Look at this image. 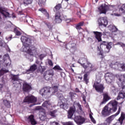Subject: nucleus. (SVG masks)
<instances>
[{
    "label": "nucleus",
    "instance_id": "obj_55",
    "mask_svg": "<svg viewBox=\"0 0 125 125\" xmlns=\"http://www.w3.org/2000/svg\"><path fill=\"white\" fill-rule=\"evenodd\" d=\"M78 25L80 26L81 27V26H83V22L82 21V22H80L79 23H78Z\"/></svg>",
    "mask_w": 125,
    "mask_h": 125
},
{
    "label": "nucleus",
    "instance_id": "obj_7",
    "mask_svg": "<svg viewBox=\"0 0 125 125\" xmlns=\"http://www.w3.org/2000/svg\"><path fill=\"white\" fill-rule=\"evenodd\" d=\"M23 102L25 103H34L33 105H30V107H32V106L34 105H37L36 102H37V98L35 97L34 96H28L24 99Z\"/></svg>",
    "mask_w": 125,
    "mask_h": 125
},
{
    "label": "nucleus",
    "instance_id": "obj_25",
    "mask_svg": "<svg viewBox=\"0 0 125 125\" xmlns=\"http://www.w3.org/2000/svg\"><path fill=\"white\" fill-rule=\"evenodd\" d=\"M11 77L12 78V81H13V83H15L16 82H18V75H15L14 74H11Z\"/></svg>",
    "mask_w": 125,
    "mask_h": 125
},
{
    "label": "nucleus",
    "instance_id": "obj_36",
    "mask_svg": "<svg viewBox=\"0 0 125 125\" xmlns=\"http://www.w3.org/2000/svg\"><path fill=\"white\" fill-rule=\"evenodd\" d=\"M69 95L70 96V97L71 98V99H74V98H76V96H77V94L73 93V92H70L69 93Z\"/></svg>",
    "mask_w": 125,
    "mask_h": 125
},
{
    "label": "nucleus",
    "instance_id": "obj_62",
    "mask_svg": "<svg viewBox=\"0 0 125 125\" xmlns=\"http://www.w3.org/2000/svg\"><path fill=\"white\" fill-rule=\"evenodd\" d=\"M61 96H62V94H60L58 96V97H61Z\"/></svg>",
    "mask_w": 125,
    "mask_h": 125
},
{
    "label": "nucleus",
    "instance_id": "obj_29",
    "mask_svg": "<svg viewBox=\"0 0 125 125\" xmlns=\"http://www.w3.org/2000/svg\"><path fill=\"white\" fill-rule=\"evenodd\" d=\"M23 4L26 6V5H29L33 2V0H23Z\"/></svg>",
    "mask_w": 125,
    "mask_h": 125
},
{
    "label": "nucleus",
    "instance_id": "obj_24",
    "mask_svg": "<svg viewBox=\"0 0 125 125\" xmlns=\"http://www.w3.org/2000/svg\"><path fill=\"white\" fill-rule=\"evenodd\" d=\"M39 11H41L42 12V13H43L47 17V19H49V14L48 13H47V11H46V10L44 8H40L39 9Z\"/></svg>",
    "mask_w": 125,
    "mask_h": 125
},
{
    "label": "nucleus",
    "instance_id": "obj_59",
    "mask_svg": "<svg viewBox=\"0 0 125 125\" xmlns=\"http://www.w3.org/2000/svg\"><path fill=\"white\" fill-rule=\"evenodd\" d=\"M6 50L7 51H9V52H10V49L9 48V47L8 46H7V48L6 49Z\"/></svg>",
    "mask_w": 125,
    "mask_h": 125
},
{
    "label": "nucleus",
    "instance_id": "obj_61",
    "mask_svg": "<svg viewBox=\"0 0 125 125\" xmlns=\"http://www.w3.org/2000/svg\"><path fill=\"white\" fill-rule=\"evenodd\" d=\"M36 64H40V62L39 61H36Z\"/></svg>",
    "mask_w": 125,
    "mask_h": 125
},
{
    "label": "nucleus",
    "instance_id": "obj_38",
    "mask_svg": "<svg viewBox=\"0 0 125 125\" xmlns=\"http://www.w3.org/2000/svg\"><path fill=\"white\" fill-rule=\"evenodd\" d=\"M14 33H15L17 36H20L21 34V32L18 31L17 28H14Z\"/></svg>",
    "mask_w": 125,
    "mask_h": 125
},
{
    "label": "nucleus",
    "instance_id": "obj_9",
    "mask_svg": "<svg viewBox=\"0 0 125 125\" xmlns=\"http://www.w3.org/2000/svg\"><path fill=\"white\" fill-rule=\"evenodd\" d=\"M98 22L100 26L106 27L108 25V21H107V18L106 17L100 18L98 19Z\"/></svg>",
    "mask_w": 125,
    "mask_h": 125
},
{
    "label": "nucleus",
    "instance_id": "obj_35",
    "mask_svg": "<svg viewBox=\"0 0 125 125\" xmlns=\"http://www.w3.org/2000/svg\"><path fill=\"white\" fill-rule=\"evenodd\" d=\"M39 70L40 71L41 73H42L45 71V67L42 66L40 65V66L39 67Z\"/></svg>",
    "mask_w": 125,
    "mask_h": 125
},
{
    "label": "nucleus",
    "instance_id": "obj_45",
    "mask_svg": "<svg viewBox=\"0 0 125 125\" xmlns=\"http://www.w3.org/2000/svg\"><path fill=\"white\" fill-rule=\"evenodd\" d=\"M53 89L54 90V93H55L58 90V86H54L53 87Z\"/></svg>",
    "mask_w": 125,
    "mask_h": 125
},
{
    "label": "nucleus",
    "instance_id": "obj_10",
    "mask_svg": "<svg viewBox=\"0 0 125 125\" xmlns=\"http://www.w3.org/2000/svg\"><path fill=\"white\" fill-rule=\"evenodd\" d=\"M53 75V70L52 69H50L49 70H47L46 72H45L43 76L45 79H46L47 80H50L51 78H52Z\"/></svg>",
    "mask_w": 125,
    "mask_h": 125
},
{
    "label": "nucleus",
    "instance_id": "obj_2",
    "mask_svg": "<svg viewBox=\"0 0 125 125\" xmlns=\"http://www.w3.org/2000/svg\"><path fill=\"white\" fill-rule=\"evenodd\" d=\"M118 102L116 100L111 101L108 104V106H105L102 110V115L103 117H107L110 115V113L116 112L118 109Z\"/></svg>",
    "mask_w": 125,
    "mask_h": 125
},
{
    "label": "nucleus",
    "instance_id": "obj_8",
    "mask_svg": "<svg viewBox=\"0 0 125 125\" xmlns=\"http://www.w3.org/2000/svg\"><path fill=\"white\" fill-rule=\"evenodd\" d=\"M74 121L78 125H82L85 122V119L82 116H75Z\"/></svg>",
    "mask_w": 125,
    "mask_h": 125
},
{
    "label": "nucleus",
    "instance_id": "obj_42",
    "mask_svg": "<svg viewBox=\"0 0 125 125\" xmlns=\"http://www.w3.org/2000/svg\"><path fill=\"white\" fill-rule=\"evenodd\" d=\"M119 65V62H116L114 64H113L112 66V68H114V69H116L118 70V66Z\"/></svg>",
    "mask_w": 125,
    "mask_h": 125
},
{
    "label": "nucleus",
    "instance_id": "obj_23",
    "mask_svg": "<svg viewBox=\"0 0 125 125\" xmlns=\"http://www.w3.org/2000/svg\"><path fill=\"white\" fill-rule=\"evenodd\" d=\"M37 69H38V67H37V65L33 64L30 66V69L27 70L26 73L27 74H29V72H34V71H36Z\"/></svg>",
    "mask_w": 125,
    "mask_h": 125
},
{
    "label": "nucleus",
    "instance_id": "obj_52",
    "mask_svg": "<svg viewBox=\"0 0 125 125\" xmlns=\"http://www.w3.org/2000/svg\"><path fill=\"white\" fill-rule=\"evenodd\" d=\"M121 109H122V107L119 106V109H118V111L116 113V116H118V115H119V114H120V113L121 112Z\"/></svg>",
    "mask_w": 125,
    "mask_h": 125
},
{
    "label": "nucleus",
    "instance_id": "obj_43",
    "mask_svg": "<svg viewBox=\"0 0 125 125\" xmlns=\"http://www.w3.org/2000/svg\"><path fill=\"white\" fill-rule=\"evenodd\" d=\"M13 84H14V86H15V87H18V86L20 85V83L18 81H16L15 83H13Z\"/></svg>",
    "mask_w": 125,
    "mask_h": 125
},
{
    "label": "nucleus",
    "instance_id": "obj_46",
    "mask_svg": "<svg viewBox=\"0 0 125 125\" xmlns=\"http://www.w3.org/2000/svg\"><path fill=\"white\" fill-rule=\"evenodd\" d=\"M45 56H46V55L45 54H41L40 55L39 58L41 60H42V59H43Z\"/></svg>",
    "mask_w": 125,
    "mask_h": 125
},
{
    "label": "nucleus",
    "instance_id": "obj_47",
    "mask_svg": "<svg viewBox=\"0 0 125 125\" xmlns=\"http://www.w3.org/2000/svg\"><path fill=\"white\" fill-rule=\"evenodd\" d=\"M50 125H59V123H58V122L54 121V122H50Z\"/></svg>",
    "mask_w": 125,
    "mask_h": 125
},
{
    "label": "nucleus",
    "instance_id": "obj_30",
    "mask_svg": "<svg viewBox=\"0 0 125 125\" xmlns=\"http://www.w3.org/2000/svg\"><path fill=\"white\" fill-rule=\"evenodd\" d=\"M125 98V93L120 92L117 97V100H119V99H121V98Z\"/></svg>",
    "mask_w": 125,
    "mask_h": 125
},
{
    "label": "nucleus",
    "instance_id": "obj_58",
    "mask_svg": "<svg viewBox=\"0 0 125 125\" xmlns=\"http://www.w3.org/2000/svg\"><path fill=\"white\" fill-rule=\"evenodd\" d=\"M1 42H3V40L0 39V45H2V44H1Z\"/></svg>",
    "mask_w": 125,
    "mask_h": 125
},
{
    "label": "nucleus",
    "instance_id": "obj_17",
    "mask_svg": "<svg viewBox=\"0 0 125 125\" xmlns=\"http://www.w3.org/2000/svg\"><path fill=\"white\" fill-rule=\"evenodd\" d=\"M0 12L5 16V17H9V13L6 12V9H5V8L1 6H0Z\"/></svg>",
    "mask_w": 125,
    "mask_h": 125
},
{
    "label": "nucleus",
    "instance_id": "obj_33",
    "mask_svg": "<svg viewBox=\"0 0 125 125\" xmlns=\"http://www.w3.org/2000/svg\"><path fill=\"white\" fill-rule=\"evenodd\" d=\"M61 8V4H58L54 8V11L55 12L58 10H59Z\"/></svg>",
    "mask_w": 125,
    "mask_h": 125
},
{
    "label": "nucleus",
    "instance_id": "obj_14",
    "mask_svg": "<svg viewBox=\"0 0 125 125\" xmlns=\"http://www.w3.org/2000/svg\"><path fill=\"white\" fill-rule=\"evenodd\" d=\"M55 22L56 23H61L62 22V19L61 18V15L60 13L57 12L55 15Z\"/></svg>",
    "mask_w": 125,
    "mask_h": 125
},
{
    "label": "nucleus",
    "instance_id": "obj_50",
    "mask_svg": "<svg viewBox=\"0 0 125 125\" xmlns=\"http://www.w3.org/2000/svg\"><path fill=\"white\" fill-rule=\"evenodd\" d=\"M47 27H48V29L50 30L52 28V26H51V24L48 23L46 24Z\"/></svg>",
    "mask_w": 125,
    "mask_h": 125
},
{
    "label": "nucleus",
    "instance_id": "obj_40",
    "mask_svg": "<svg viewBox=\"0 0 125 125\" xmlns=\"http://www.w3.org/2000/svg\"><path fill=\"white\" fill-rule=\"evenodd\" d=\"M89 117L92 123H93V124H96V121H95L93 117H92V115H91V114H89Z\"/></svg>",
    "mask_w": 125,
    "mask_h": 125
},
{
    "label": "nucleus",
    "instance_id": "obj_56",
    "mask_svg": "<svg viewBox=\"0 0 125 125\" xmlns=\"http://www.w3.org/2000/svg\"><path fill=\"white\" fill-rule=\"evenodd\" d=\"M111 15H114V16H120V15L115 13H113V14H111Z\"/></svg>",
    "mask_w": 125,
    "mask_h": 125
},
{
    "label": "nucleus",
    "instance_id": "obj_13",
    "mask_svg": "<svg viewBox=\"0 0 125 125\" xmlns=\"http://www.w3.org/2000/svg\"><path fill=\"white\" fill-rule=\"evenodd\" d=\"M75 112H76V107L75 106L71 107L68 112V119H72V117L74 116Z\"/></svg>",
    "mask_w": 125,
    "mask_h": 125
},
{
    "label": "nucleus",
    "instance_id": "obj_20",
    "mask_svg": "<svg viewBox=\"0 0 125 125\" xmlns=\"http://www.w3.org/2000/svg\"><path fill=\"white\" fill-rule=\"evenodd\" d=\"M42 106L43 107H45V108H47V109H51V107H52L51 103L50 102H49V101H45L42 104Z\"/></svg>",
    "mask_w": 125,
    "mask_h": 125
},
{
    "label": "nucleus",
    "instance_id": "obj_57",
    "mask_svg": "<svg viewBox=\"0 0 125 125\" xmlns=\"http://www.w3.org/2000/svg\"><path fill=\"white\" fill-rule=\"evenodd\" d=\"M119 10L120 11H122V12H125V10L122 8H120Z\"/></svg>",
    "mask_w": 125,
    "mask_h": 125
},
{
    "label": "nucleus",
    "instance_id": "obj_48",
    "mask_svg": "<svg viewBox=\"0 0 125 125\" xmlns=\"http://www.w3.org/2000/svg\"><path fill=\"white\" fill-rule=\"evenodd\" d=\"M120 82H122V81H125V75H121V77L119 79Z\"/></svg>",
    "mask_w": 125,
    "mask_h": 125
},
{
    "label": "nucleus",
    "instance_id": "obj_11",
    "mask_svg": "<svg viewBox=\"0 0 125 125\" xmlns=\"http://www.w3.org/2000/svg\"><path fill=\"white\" fill-rule=\"evenodd\" d=\"M52 88H49V87H44L41 90H40V94L43 96V95H46L47 93H50V91L52 90Z\"/></svg>",
    "mask_w": 125,
    "mask_h": 125
},
{
    "label": "nucleus",
    "instance_id": "obj_60",
    "mask_svg": "<svg viewBox=\"0 0 125 125\" xmlns=\"http://www.w3.org/2000/svg\"><path fill=\"white\" fill-rule=\"evenodd\" d=\"M75 91H76V92H80V90L78 89V88H77L75 89Z\"/></svg>",
    "mask_w": 125,
    "mask_h": 125
},
{
    "label": "nucleus",
    "instance_id": "obj_51",
    "mask_svg": "<svg viewBox=\"0 0 125 125\" xmlns=\"http://www.w3.org/2000/svg\"><path fill=\"white\" fill-rule=\"evenodd\" d=\"M48 63L49 65H50V66H53V63L52 62V61H51V60H49L48 61Z\"/></svg>",
    "mask_w": 125,
    "mask_h": 125
},
{
    "label": "nucleus",
    "instance_id": "obj_63",
    "mask_svg": "<svg viewBox=\"0 0 125 125\" xmlns=\"http://www.w3.org/2000/svg\"><path fill=\"white\" fill-rule=\"evenodd\" d=\"M125 86H123L122 89H125Z\"/></svg>",
    "mask_w": 125,
    "mask_h": 125
},
{
    "label": "nucleus",
    "instance_id": "obj_27",
    "mask_svg": "<svg viewBox=\"0 0 125 125\" xmlns=\"http://www.w3.org/2000/svg\"><path fill=\"white\" fill-rule=\"evenodd\" d=\"M60 107L62 108V109L66 110V109H68V104L62 102V104H60Z\"/></svg>",
    "mask_w": 125,
    "mask_h": 125
},
{
    "label": "nucleus",
    "instance_id": "obj_5",
    "mask_svg": "<svg viewBox=\"0 0 125 125\" xmlns=\"http://www.w3.org/2000/svg\"><path fill=\"white\" fill-rule=\"evenodd\" d=\"M81 62H82V60H80L79 62L85 69V71H87L89 73H90L91 71H96V67L91 63L87 62L86 63H82Z\"/></svg>",
    "mask_w": 125,
    "mask_h": 125
},
{
    "label": "nucleus",
    "instance_id": "obj_41",
    "mask_svg": "<svg viewBox=\"0 0 125 125\" xmlns=\"http://www.w3.org/2000/svg\"><path fill=\"white\" fill-rule=\"evenodd\" d=\"M53 69L54 70H59L60 71H62V68H61L60 67V66H58V65H56V66H55L53 68Z\"/></svg>",
    "mask_w": 125,
    "mask_h": 125
},
{
    "label": "nucleus",
    "instance_id": "obj_12",
    "mask_svg": "<svg viewBox=\"0 0 125 125\" xmlns=\"http://www.w3.org/2000/svg\"><path fill=\"white\" fill-rule=\"evenodd\" d=\"M32 89V86L27 82H24L22 86V90L25 92H29Z\"/></svg>",
    "mask_w": 125,
    "mask_h": 125
},
{
    "label": "nucleus",
    "instance_id": "obj_54",
    "mask_svg": "<svg viewBox=\"0 0 125 125\" xmlns=\"http://www.w3.org/2000/svg\"><path fill=\"white\" fill-rule=\"evenodd\" d=\"M76 29L77 30H81V29H82V27H81V26H80V25H78V24H77L76 25Z\"/></svg>",
    "mask_w": 125,
    "mask_h": 125
},
{
    "label": "nucleus",
    "instance_id": "obj_18",
    "mask_svg": "<svg viewBox=\"0 0 125 125\" xmlns=\"http://www.w3.org/2000/svg\"><path fill=\"white\" fill-rule=\"evenodd\" d=\"M96 39L98 41V42H101L102 40L101 39V37H102V33L101 32L94 31L93 32Z\"/></svg>",
    "mask_w": 125,
    "mask_h": 125
},
{
    "label": "nucleus",
    "instance_id": "obj_26",
    "mask_svg": "<svg viewBox=\"0 0 125 125\" xmlns=\"http://www.w3.org/2000/svg\"><path fill=\"white\" fill-rule=\"evenodd\" d=\"M117 70H119V71H122V70L125 71V64L118 62Z\"/></svg>",
    "mask_w": 125,
    "mask_h": 125
},
{
    "label": "nucleus",
    "instance_id": "obj_31",
    "mask_svg": "<svg viewBox=\"0 0 125 125\" xmlns=\"http://www.w3.org/2000/svg\"><path fill=\"white\" fill-rule=\"evenodd\" d=\"M71 58H72V57H71V56H66L64 57V62H65L66 64H68V63H69V62H70V61L71 60Z\"/></svg>",
    "mask_w": 125,
    "mask_h": 125
},
{
    "label": "nucleus",
    "instance_id": "obj_19",
    "mask_svg": "<svg viewBox=\"0 0 125 125\" xmlns=\"http://www.w3.org/2000/svg\"><path fill=\"white\" fill-rule=\"evenodd\" d=\"M28 123H30L32 125H37V121L34 118V115H31L28 117Z\"/></svg>",
    "mask_w": 125,
    "mask_h": 125
},
{
    "label": "nucleus",
    "instance_id": "obj_3",
    "mask_svg": "<svg viewBox=\"0 0 125 125\" xmlns=\"http://www.w3.org/2000/svg\"><path fill=\"white\" fill-rule=\"evenodd\" d=\"M107 7L109 10H112V9H114V8L116 7V6L114 5H109L108 6L105 4H102L98 8V12L100 14H106V12H107V10L108 9Z\"/></svg>",
    "mask_w": 125,
    "mask_h": 125
},
{
    "label": "nucleus",
    "instance_id": "obj_49",
    "mask_svg": "<svg viewBox=\"0 0 125 125\" xmlns=\"http://www.w3.org/2000/svg\"><path fill=\"white\" fill-rule=\"evenodd\" d=\"M76 105L78 106V108H79L81 111H83V108H82V105L80 104L79 103H76Z\"/></svg>",
    "mask_w": 125,
    "mask_h": 125
},
{
    "label": "nucleus",
    "instance_id": "obj_15",
    "mask_svg": "<svg viewBox=\"0 0 125 125\" xmlns=\"http://www.w3.org/2000/svg\"><path fill=\"white\" fill-rule=\"evenodd\" d=\"M112 44H113V43L111 42H107L104 41L102 43L101 45H105L107 49H108L107 52H109V51H110V49L112 48Z\"/></svg>",
    "mask_w": 125,
    "mask_h": 125
},
{
    "label": "nucleus",
    "instance_id": "obj_39",
    "mask_svg": "<svg viewBox=\"0 0 125 125\" xmlns=\"http://www.w3.org/2000/svg\"><path fill=\"white\" fill-rule=\"evenodd\" d=\"M117 45H121V46L122 47H123V48H125V44L122 42H118L117 43Z\"/></svg>",
    "mask_w": 125,
    "mask_h": 125
},
{
    "label": "nucleus",
    "instance_id": "obj_6",
    "mask_svg": "<svg viewBox=\"0 0 125 125\" xmlns=\"http://www.w3.org/2000/svg\"><path fill=\"white\" fill-rule=\"evenodd\" d=\"M105 80L107 83H112L115 81V75L110 72L106 73L105 75Z\"/></svg>",
    "mask_w": 125,
    "mask_h": 125
},
{
    "label": "nucleus",
    "instance_id": "obj_64",
    "mask_svg": "<svg viewBox=\"0 0 125 125\" xmlns=\"http://www.w3.org/2000/svg\"><path fill=\"white\" fill-rule=\"evenodd\" d=\"M71 70L72 72H73L74 73V69L72 68H71Z\"/></svg>",
    "mask_w": 125,
    "mask_h": 125
},
{
    "label": "nucleus",
    "instance_id": "obj_4",
    "mask_svg": "<svg viewBox=\"0 0 125 125\" xmlns=\"http://www.w3.org/2000/svg\"><path fill=\"white\" fill-rule=\"evenodd\" d=\"M100 82L101 80L100 78H98V76L96 75V82L93 84V87L95 88V90L97 92H103V90L104 89V85L100 84Z\"/></svg>",
    "mask_w": 125,
    "mask_h": 125
},
{
    "label": "nucleus",
    "instance_id": "obj_16",
    "mask_svg": "<svg viewBox=\"0 0 125 125\" xmlns=\"http://www.w3.org/2000/svg\"><path fill=\"white\" fill-rule=\"evenodd\" d=\"M66 48L70 49L71 51H75L76 50V43H70L66 45Z\"/></svg>",
    "mask_w": 125,
    "mask_h": 125
},
{
    "label": "nucleus",
    "instance_id": "obj_44",
    "mask_svg": "<svg viewBox=\"0 0 125 125\" xmlns=\"http://www.w3.org/2000/svg\"><path fill=\"white\" fill-rule=\"evenodd\" d=\"M63 125H74V124H73V122L69 121L68 122L63 123Z\"/></svg>",
    "mask_w": 125,
    "mask_h": 125
},
{
    "label": "nucleus",
    "instance_id": "obj_22",
    "mask_svg": "<svg viewBox=\"0 0 125 125\" xmlns=\"http://www.w3.org/2000/svg\"><path fill=\"white\" fill-rule=\"evenodd\" d=\"M108 29L112 33H116L118 32V28L114 25L110 24L108 26Z\"/></svg>",
    "mask_w": 125,
    "mask_h": 125
},
{
    "label": "nucleus",
    "instance_id": "obj_21",
    "mask_svg": "<svg viewBox=\"0 0 125 125\" xmlns=\"http://www.w3.org/2000/svg\"><path fill=\"white\" fill-rule=\"evenodd\" d=\"M103 95H104L103 101H102L101 103L102 105H103V104H105V103H106V102H107L108 100H110V99H111L110 97H109V96L108 95V94L105 93V94H104Z\"/></svg>",
    "mask_w": 125,
    "mask_h": 125
},
{
    "label": "nucleus",
    "instance_id": "obj_32",
    "mask_svg": "<svg viewBox=\"0 0 125 125\" xmlns=\"http://www.w3.org/2000/svg\"><path fill=\"white\" fill-rule=\"evenodd\" d=\"M3 103L5 106H6L7 108H10V102L8 101L5 100L3 101Z\"/></svg>",
    "mask_w": 125,
    "mask_h": 125
},
{
    "label": "nucleus",
    "instance_id": "obj_34",
    "mask_svg": "<svg viewBox=\"0 0 125 125\" xmlns=\"http://www.w3.org/2000/svg\"><path fill=\"white\" fill-rule=\"evenodd\" d=\"M40 119L41 121H45L46 119V116H45V114L44 113V115L41 114Z\"/></svg>",
    "mask_w": 125,
    "mask_h": 125
},
{
    "label": "nucleus",
    "instance_id": "obj_1",
    "mask_svg": "<svg viewBox=\"0 0 125 125\" xmlns=\"http://www.w3.org/2000/svg\"><path fill=\"white\" fill-rule=\"evenodd\" d=\"M23 43L21 51L22 52H26L30 56H36L38 55V48L32 46V39L29 36H22L21 38Z\"/></svg>",
    "mask_w": 125,
    "mask_h": 125
},
{
    "label": "nucleus",
    "instance_id": "obj_53",
    "mask_svg": "<svg viewBox=\"0 0 125 125\" xmlns=\"http://www.w3.org/2000/svg\"><path fill=\"white\" fill-rule=\"evenodd\" d=\"M12 39V35H11L9 37H6V40H7V41H11Z\"/></svg>",
    "mask_w": 125,
    "mask_h": 125
},
{
    "label": "nucleus",
    "instance_id": "obj_28",
    "mask_svg": "<svg viewBox=\"0 0 125 125\" xmlns=\"http://www.w3.org/2000/svg\"><path fill=\"white\" fill-rule=\"evenodd\" d=\"M56 113H57V110H54L52 111H50L49 112V115H50L51 117H53V118H56V116H57Z\"/></svg>",
    "mask_w": 125,
    "mask_h": 125
},
{
    "label": "nucleus",
    "instance_id": "obj_37",
    "mask_svg": "<svg viewBox=\"0 0 125 125\" xmlns=\"http://www.w3.org/2000/svg\"><path fill=\"white\" fill-rule=\"evenodd\" d=\"M87 74H85L84 75V82H85L86 84H87V83H88V78H87Z\"/></svg>",
    "mask_w": 125,
    "mask_h": 125
}]
</instances>
